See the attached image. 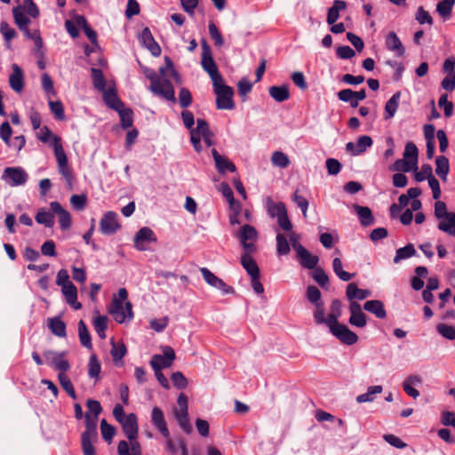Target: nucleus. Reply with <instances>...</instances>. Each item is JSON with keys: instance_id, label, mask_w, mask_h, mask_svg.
Segmentation results:
<instances>
[{"instance_id": "1", "label": "nucleus", "mask_w": 455, "mask_h": 455, "mask_svg": "<svg viewBox=\"0 0 455 455\" xmlns=\"http://www.w3.org/2000/svg\"><path fill=\"white\" fill-rule=\"evenodd\" d=\"M37 139L44 143L51 141V146H52L54 149L59 172L66 180L67 183L71 186L73 182V172L71 167L68 165V156L62 147L61 139L52 134V131L47 126H44L40 129L37 133Z\"/></svg>"}, {"instance_id": "2", "label": "nucleus", "mask_w": 455, "mask_h": 455, "mask_svg": "<svg viewBox=\"0 0 455 455\" xmlns=\"http://www.w3.org/2000/svg\"><path fill=\"white\" fill-rule=\"evenodd\" d=\"M127 290L120 288L117 296L113 298L109 307V314L118 323L130 322L133 318L132 305L130 301H127Z\"/></svg>"}, {"instance_id": "3", "label": "nucleus", "mask_w": 455, "mask_h": 455, "mask_svg": "<svg viewBox=\"0 0 455 455\" xmlns=\"http://www.w3.org/2000/svg\"><path fill=\"white\" fill-rule=\"evenodd\" d=\"M146 76L150 80L149 90L155 94L173 103L176 102L175 91L172 82L157 75L154 70L146 71Z\"/></svg>"}, {"instance_id": "4", "label": "nucleus", "mask_w": 455, "mask_h": 455, "mask_svg": "<svg viewBox=\"0 0 455 455\" xmlns=\"http://www.w3.org/2000/svg\"><path fill=\"white\" fill-rule=\"evenodd\" d=\"M435 216L440 220L437 226L438 229L449 235L455 236V212H448L444 202H435Z\"/></svg>"}, {"instance_id": "5", "label": "nucleus", "mask_w": 455, "mask_h": 455, "mask_svg": "<svg viewBox=\"0 0 455 455\" xmlns=\"http://www.w3.org/2000/svg\"><path fill=\"white\" fill-rule=\"evenodd\" d=\"M213 92L216 94V107L218 109H233L235 103L233 100V89L224 84V79L212 83Z\"/></svg>"}, {"instance_id": "6", "label": "nucleus", "mask_w": 455, "mask_h": 455, "mask_svg": "<svg viewBox=\"0 0 455 455\" xmlns=\"http://www.w3.org/2000/svg\"><path fill=\"white\" fill-rule=\"evenodd\" d=\"M201 65L204 70L210 76L212 83L220 82L223 79L212 58L211 48L205 40L202 41Z\"/></svg>"}, {"instance_id": "7", "label": "nucleus", "mask_w": 455, "mask_h": 455, "mask_svg": "<svg viewBox=\"0 0 455 455\" xmlns=\"http://www.w3.org/2000/svg\"><path fill=\"white\" fill-rule=\"evenodd\" d=\"M330 332L337 338L341 343L346 345H354L358 341V336L352 331L346 324L339 323L329 324Z\"/></svg>"}, {"instance_id": "8", "label": "nucleus", "mask_w": 455, "mask_h": 455, "mask_svg": "<svg viewBox=\"0 0 455 455\" xmlns=\"http://www.w3.org/2000/svg\"><path fill=\"white\" fill-rule=\"evenodd\" d=\"M237 237L240 240L243 251L256 252L257 247L254 243L258 238V232L254 227L249 224L243 225Z\"/></svg>"}, {"instance_id": "9", "label": "nucleus", "mask_w": 455, "mask_h": 455, "mask_svg": "<svg viewBox=\"0 0 455 455\" xmlns=\"http://www.w3.org/2000/svg\"><path fill=\"white\" fill-rule=\"evenodd\" d=\"M86 430L81 435V444L84 455H95L92 439L97 435L95 425L91 426V416L85 413Z\"/></svg>"}, {"instance_id": "10", "label": "nucleus", "mask_w": 455, "mask_h": 455, "mask_svg": "<svg viewBox=\"0 0 455 455\" xmlns=\"http://www.w3.org/2000/svg\"><path fill=\"white\" fill-rule=\"evenodd\" d=\"M157 242L156 235L154 231L148 228H141L134 235L133 243L134 247L140 251L150 250V243Z\"/></svg>"}, {"instance_id": "11", "label": "nucleus", "mask_w": 455, "mask_h": 455, "mask_svg": "<svg viewBox=\"0 0 455 455\" xmlns=\"http://www.w3.org/2000/svg\"><path fill=\"white\" fill-rule=\"evenodd\" d=\"M2 179L10 186L24 185L28 180L27 172L20 167H7L4 169Z\"/></svg>"}, {"instance_id": "12", "label": "nucleus", "mask_w": 455, "mask_h": 455, "mask_svg": "<svg viewBox=\"0 0 455 455\" xmlns=\"http://www.w3.org/2000/svg\"><path fill=\"white\" fill-rule=\"evenodd\" d=\"M121 228L117 214L115 212H107L100 221V229L103 235H113Z\"/></svg>"}, {"instance_id": "13", "label": "nucleus", "mask_w": 455, "mask_h": 455, "mask_svg": "<svg viewBox=\"0 0 455 455\" xmlns=\"http://www.w3.org/2000/svg\"><path fill=\"white\" fill-rule=\"evenodd\" d=\"M44 356L50 365L62 373L66 372L70 368L69 363L65 359V352L58 353L52 350H47L44 353Z\"/></svg>"}, {"instance_id": "14", "label": "nucleus", "mask_w": 455, "mask_h": 455, "mask_svg": "<svg viewBox=\"0 0 455 455\" xmlns=\"http://www.w3.org/2000/svg\"><path fill=\"white\" fill-rule=\"evenodd\" d=\"M204 281L211 286L219 289L222 291L223 294H230L234 293V289L231 286H228L224 281L215 275L211 270L207 267H202L200 269Z\"/></svg>"}, {"instance_id": "15", "label": "nucleus", "mask_w": 455, "mask_h": 455, "mask_svg": "<svg viewBox=\"0 0 455 455\" xmlns=\"http://www.w3.org/2000/svg\"><path fill=\"white\" fill-rule=\"evenodd\" d=\"M350 317L348 323L355 327L363 328L367 324L366 315L363 312L361 305L356 301L349 304Z\"/></svg>"}, {"instance_id": "16", "label": "nucleus", "mask_w": 455, "mask_h": 455, "mask_svg": "<svg viewBox=\"0 0 455 455\" xmlns=\"http://www.w3.org/2000/svg\"><path fill=\"white\" fill-rule=\"evenodd\" d=\"M372 139L368 135L360 136L356 142H348L346 144V150L353 156L362 155L367 148L372 146Z\"/></svg>"}, {"instance_id": "17", "label": "nucleus", "mask_w": 455, "mask_h": 455, "mask_svg": "<svg viewBox=\"0 0 455 455\" xmlns=\"http://www.w3.org/2000/svg\"><path fill=\"white\" fill-rule=\"evenodd\" d=\"M51 210L59 217L60 228L63 230L68 229L72 224L70 213L65 210L59 202H52L50 204Z\"/></svg>"}, {"instance_id": "18", "label": "nucleus", "mask_w": 455, "mask_h": 455, "mask_svg": "<svg viewBox=\"0 0 455 455\" xmlns=\"http://www.w3.org/2000/svg\"><path fill=\"white\" fill-rule=\"evenodd\" d=\"M151 422L164 437H169V429L163 411L155 406L151 412Z\"/></svg>"}, {"instance_id": "19", "label": "nucleus", "mask_w": 455, "mask_h": 455, "mask_svg": "<svg viewBox=\"0 0 455 455\" xmlns=\"http://www.w3.org/2000/svg\"><path fill=\"white\" fill-rule=\"evenodd\" d=\"M140 41L141 44L152 53V55L158 57L161 54V47L155 41L152 33L148 28H143L140 36Z\"/></svg>"}, {"instance_id": "20", "label": "nucleus", "mask_w": 455, "mask_h": 455, "mask_svg": "<svg viewBox=\"0 0 455 455\" xmlns=\"http://www.w3.org/2000/svg\"><path fill=\"white\" fill-rule=\"evenodd\" d=\"M386 48L393 52L395 56L402 57L405 53V48L395 32L390 31L385 39Z\"/></svg>"}, {"instance_id": "21", "label": "nucleus", "mask_w": 455, "mask_h": 455, "mask_svg": "<svg viewBox=\"0 0 455 455\" xmlns=\"http://www.w3.org/2000/svg\"><path fill=\"white\" fill-rule=\"evenodd\" d=\"M212 155L215 162V166L220 174H224L226 172H235L236 171L235 165L226 156L219 154L217 149L212 150Z\"/></svg>"}, {"instance_id": "22", "label": "nucleus", "mask_w": 455, "mask_h": 455, "mask_svg": "<svg viewBox=\"0 0 455 455\" xmlns=\"http://www.w3.org/2000/svg\"><path fill=\"white\" fill-rule=\"evenodd\" d=\"M120 424L123 427V430L130 441H133L138 435V422L137 417L134 413L127 415L126 419H124Z\"/></svg>"}, {"instance_id": "23", "label": "nucleus", "mask_w": 455, "mask_h": 455, "mask_svg": "<svg viewBox=\"0 0 455 455\" xmlns=\"http://www.w3.org/2000/svg\"><path fill=\"white\" fill-rule=\"evenodd\" d=\"M299 251L296 252L297 259L299 264L307 269H314L316 267L319 258L316 255L311 254L305 247L299 248Z\"/></svg>"}, {"instance_id": "24", "label": "nucleus", "mask_w": 455, "mask_h": 455, "mask_svg": "<svg viewBox=\"0 0 455 455\" xmlns=\"http://www.w3.org/2000/svg\"><path fill=\"white\" fill-rule=\"evenodd\" d=\"M252 253L253 252L243 251L241 256V264L251 277L260 275L259 268L256 261L251 256Z\"/></svg>"}, {"instance_id": "25", "label": "nucleus", "mask_w": 455, "mask_h": 455, "mask_svg": "<svg viewBox=\"0 0 455 455\" xmlns=\"http://www.w3.org/2000/svg\"><path fill=\"white\" fill-rule=\"evenodd\" d=\"M67 303L75 309H80L82 304L77 301V289L73 283H69L61 288Z\"/></svg>"}, {"instance_id": "26", "label": "nucleus", "mask_w": 455, "mask_h": 455, "mask_svg": "<svg viewBox=\"0 0 455 455\" xmlns=\"http://www.w3.org/2000/svg\"><path fill=\"white\" fill-rule=\"evenodd\" d=\"M346 295L350 302L363 300L371 296V291L368 290L360 289L355 283H350L347 286Z\"/></svg>"}, {"instance_id": "27", "label": "nucleus", "mask_w": 455, "mask_h": 455, "mask_svg": "<svg viewBox=\"0 0 455 455\" xmlns=\"http://www.w3.org/2000/svg\"><path fill=\"white\" fill-rule=\"evenodd\" d=\"M264 203L267 212L271 218H277L287 212L283 203H275L270 196H267Z\"/></svg>"}, {"instance_id": "28", "label": "nucleus", "mask_w": 455, "mask_h": 455, "mask_svg": "<svg viewBox=\"0 0 455 455\" xmlns=\"http://www.w3.org/2000/svg\"><path fill=\"white\" fill-rule=\"evenodd\" d=\"M12 73L10 75L9 83L12 89L15 92H20L23 89V72L17 64H12Z\"/></svg>"}, {"instance_id": "29", "label": "nucleus", "mask_w": 455, "mask_h": 455, "mask_svg": "<svg viewBox=\"0 0 455 455\" xmlns=\"http://www.w3.org/2000/svg\"><path fill=\"white\" fill-rule=\"evenodd\" d=\"M347 8V3L343 0H334L332 6L329 8L326 22L334 24L339 18V12Z\"/></svg>"}, {"instance_id": "30", "label": "nucleus", "mask_w": 455, "mask_h": 455, "mask_svg": "<svg viewBox=\"0 0 455 455\" xmlns=\"http://www.w3.org/2000/svg\"><path fill=\"white\" fill-rule=\"evenodd\" d=\"M401 99V92H396L392 97L387 101L385 105L384 119L388 120L394 117L395 115L399 102Z\"/></svg>"}, {"instance_id": "31", "label": "nucleus", "mask_w": 455, "mask_h": 455, "mask_svg": "<svg viewBox=\"0 0 455 455\" xmlns=\"http://www.w3.org/2000/svg\"><path fill=\"white\" fill-rule=\"evenodd\" d=\"M363 308L375 315L379 319H384L387 316V312L384 308V304L378 299L368 300L364 303Z\"/></svg>"}, {"instance_id": "32", "label": "nucleus", "mask_w": 455, "mask_h": 455, "mask_svg": "<svg viewBox=\"0 0 455 455\" xmlns=\"http://www.w3.org/2000/svg\"><path fill=\"white\" fill-rule=\"evenodd\" d=\"M421 382V379L418 375H410L407 377L403 383V388L404 392L413 397L417 398L419 395V392L413 387V386L419 385Z\"/></svg>"}, {"instance_id": "33", "label": "nucleus", "mask_w": 455, "mask_h": 455, "mask_svg": "<svg viewBox=\"0 0 455 455\" xmlns=\"http://www.w3.org/2000/svg\"><path fill=\"white\" fill-rule=\"evenodd\" d=\"M103 92V100L107 106L115 110H119L122 107H124L123 102L120 100L116 92L113 89H108L105 91H101Z\"/></svg>"}, {"instance_id": "34", "label": "nucleus", "mask_w": 455, "mask_h": 455, "mask_svg": "<svg viewBox=\"0 0 455 455\" xmlns=\"http://www.w3.org/2000/svg\"><path fill=\"white\" fill-rule=\"evenodd\" d=\"M269 95L276 102H283L290 98V91L287 85L271 86L268 90Z\"/></svg>"}, {"instance_id": "35", "label": "nucleus", "mask_w": 455, "mask_h": 455, "mask_svg": "<svg viewBox=\"0 0 455 455\" xmlns=\"http://www.w3.org/2000/svg\"><path fill=\"white\" fill-rule=\"evenodd\" d=\"M48 327L54 335L60 338H64L67 335L66 323L59 316L50 318Z\"/></svg>"}, {"instance_id": "36", "label": "nucleus", "mask_w": 455, "mask_h": 455, "mask_svg": "<svg viewBox=\"0 0 455 455\" xmlns=\"http://www.w3.org/2000/svg\"><path fill=\"white\" fill-rule=\"evenodd\" d=\"M415 276L411 280V284L413 290L419 291L424 287L423 279L427 277L428 271L426 267H417L415 268Z\"/></svg>"}, {"instance_id": "37", "label": "nucleus", "mask_w": 455, "mask_h": 455, "mask_svg": "<svg viewBox=\"0 0 455 455\" xmlns=\"http://www.w3.org/2000/svg\"><path fill=\"white\" fill-rule=\"evenodd\" d=\"M435 173L443 181L447 180V175L450 171L449 160L444 156H439L435 159Z\"/></svg>"}, {"instance_id": "38", "label": "nucleus", "mask_w": 455, "mask_h": 455, "mask_svg": "<svg viewBox=\"0 0 455 455\" xmlns=\"http://www.w3.org/2000/svg\"><path fill=\"white\" fill-rule=\"evenodd\" d=\"M330 311L327 316L328 325L339 323V319L342 314L341 301L338 299H333L331 303Z\"/></svg>"}, {"instance_id": "39", "label": "nucleus", "mask_w": 455, "mask_h": 455, "mask_svg": "<svg viewBox=\"0 0 455 455\" xmlns=\"http://www.w3.org/2000/svg\"><path fill=\"white\" fill-rule=\"evenodd\" d=\"M355 209L363 226L367 227L373 224L374 219L369 207L355 205Z\"/></svg>"}, {"instance_id": "40", "label": "nucleus", "mask_w": 455, "mask_h": 455, "mask_svg": "<svg viewBox=\"0 0 455 455\" xmlns=\"http://www.w3.org/2000/svg\"><path fill=\"white\" fill-rule=\"evenodd\" d=\"M382 391L383 388L379 385L369 387L366 393L357 395L356 402L359 403L373 402L376 395L382 393Z\"/></svg>"}, {"instance_id": "41", "label": "nucleus", "mask_w": 455, "mask_h": 455, "mask_svg": "<svg viewBox=\"0 0 455 455\" xmlns=\"http://www.w3.org/2000/svg\"><path fill=\"white\" fill-rule=\"evenodd\" d=\"M78 336L81 344L86 348L92 349V339L88 328L85 323L83 320H80L78 323Z\"/></svg>"}, {"instance_id": "42", "label": "nucleus", "mask_w": 455, "mask_h": 455, "mask_svg": "<svg viewBox=\"0 0 455 455\" xmlns=\"http://www.w3.org/2000/svg\"><path fill=\"white\" fill-rule=\"evenodd\" d=\"M455 0H442L436 5V12L443 20H448L451 16Z\"/></svg>"}, {"instance_id": "43", "label": "nucleus", "mask_w": 455, "mask_h": 455, "mask_svg": "<svg viewBox=\"0 0 455 455\" xmlns=\"http://www.w3.org/2000/svg\"><path fill=\"white\" fill-rule=\"evenodd\" d=\"M88 411L86 413H89L91 416V426L92 423L96 426V421L98 419L99 415L102 411V407L99 401L88 399L86 403Z\"/></svg>"}, {"instance_id": "44", "label": "nucleus", "mask_w": 455, "mask_h": 455, "mask_svg": "<svg viewBox=\"0 0 455 455\" xmlns=\"http://www.w3.org/2000/svg\"><path fill=\"white\" fill-rule=\"evenodd\" d=\"M276 253L278 256L288 255L291 251L290 243L286 236L281 233H277L276 237Z\"/></svg>"}, {"instance_id": "45", "label": "nucleus", "mask_w": 455, "mask_h": 455, "mask_svg": "<svg viewBox=\"0 0 455 455\" xmlns=\"http://www.w3.org/2000/svg\"><path fill=\"white\" fill-rule=\"evenodd\" d=\"M108 321V319L106 315H98L93 320L94 330L101 339H106Z\"/></svg>"}, {"instance_id": "46", "label": "nucleus", "mask_w": 455, "mask_h": 455, "mask_svg": "<svg viewBox=\"0 0 455 455\" xmlns=\"http://www.w3.org/2000/svg\"><path fill=\"white\" fill-rule=\"evenodd\" d=\"M119 114L121 125L124 129H128L133 124V112L131 108H124L122 107L116 110Z\"/></svg>"}, {"instance_id": "47", "label": "nucleus", "mask_w": 455, "mask_h": 455, "mask_svg": "<svg viewBox=\"0 0 455 455\" xmlns=\"http://www.w3.org/2000/svg\"><path fill=\"white\" fill-rule=\"evenodd\" d=\"M332 268L336 275L342 281L347 282L352 279V274L343 270L342 261L339 258H334L332 261Z\"/></svg>"}, {"instance_id": "48", "label": "nucleus", "mask_w": 455, "mask_h": 455, "mask_svg": "<svg viewBox=\"0 0 455 455\" xmlns=\"http://www.w3.org/2000/svg\"><path fill=\"white\" fill-rule=\"evenodd\" d=\"M92 78L93 86L99 91H105L106 89V79L104 77L103 72L96 68H92L91 69Z\"/></svg>"}, {"instance_id": "49", "label": "nucleus", "mask_w": 455, "mask_h": 455, "mask_svg": "<svg viewBox=\"0 0 455 455\" xmlns=\"http://www.w3.org/2000/svg\"><path fill=\"white\" fill-rule=\"evenodd\" d=\"M36 221L46 228H52L54 226V216L50 212L42 209L36 213Z\"/></svg>"}, {"instance_id": "50", "label": "nucleus", "mask_w": 455, "mask_h": 455, "mask_svg": "<svg viewBox=\"0 0 455 455\" xmlns=\"http://www.w3.org/2000/svg\"><path fill=\"white\" fill-rule=\"evenodd\" d=\"M389 169L393 172H409L412 169H417V166L403 157V159H397Z\"/></svg>"}, {"instance_id": "51", "label": "nucleus", "mask_w": 455, "mask_h": 455, "mask_svg": "<svg viewBox=\"0 0 455 455\" xmlns=\"http://www.w3.org/2000/svg\"><path fill=\"white\" fill-rule=\"evenodd\" d=\"M272 164L279 168H286L290 165V159L286 154L282 151H275L271 156Z\"/></svg>"}, {"instance_id": "52", "label": "nucleus", "mask_w": 455, "mask_h": 455, "mask_svg": "<svg viewBox=\"0 0 455 455\" xmlns=\"http://www.w3.org/2000/svg\"><path fill=\"white\" fill-rule=\"evenodd\" d=\"M12 15L14 21L19 28H25L30 23V19L28 14L21 12V7H14L12 9Z\"/></svg>"}, {"instance_id": "53", "label": "nucleus", "mask_w": 455, "mask_h": 455, "mask_svg": "<svg viewBox=\"0 0 455 455\" xmlns=\"http://www.w3.org/2000/svg\"><path fill=\"white\" fill-rule=\"evenodd\" d=\"M17 7H21V12H24V13L33 19L38 18L40 14L39 9L33 0H23L22 4H20Z\"/></svg>"}, {"instance_id": "54", "label": "nucleus", "mask_w": 455, "mask_h": 455, "mask_svg": "<svg viewBox=\"0 0 455 455\" xmlns=\"http://www.w3.org/2000/svg\"><path fill=\"white\" fill-rule=\"evenodd\" d=\"M416 253V250L412 244H407L404 247L399 248L396 251L395 256L394 258V262L395 264L399 263L401 260L408 259L413 256Z\"/></svg>"}, {"instance_id": "55", "label": "nucleus", "mask_w": 455, "mask_h": 455, "mask_svg": "<svg viewBox=\"0 0 455 455\" xmlns=\"http://www.w3.org/2000/svg\"><path fill=\"white\" fill-rule=\"evenodd\" d=\"M220 187H221V193H222L223 196L228 200L230 208L232 210H235V208L237 209V211L240 210L241 204L239 202L235 200L233 191L230 188V187L226 183H222Z\"/></svg>"}, {"instance_id": "56", "label": "nucleus", "mask_w": 455, "mask_h": 455, "mask_svg": "<svg viewBox=\"0 0 455 455\" xmlns=\"http://www.w3.org/2000/svg\"><path fill=\"white\" fill-rule=\"evenodd\" d=\"M0 31L6 41V47H11V41L16 36L17 33L14 28H11L9 24L3 20L0 23Z\"/></svg>"}, {"instance_id": "57", "label": "nucleus", "mask_w": 455, "mask_h": 455, "mask_svg": "<svg viewBox=\"0 0 455 455\" xmlns=\"http://www.w3.org/2000/svg\"><path fill=\"white\" fill-rule=\"evenodd\" d=\"M58 379H59V381H60V384L61 385L62 388L73 398V399H76V391H75V388H74V386L70 380V379L68 378V375L62 372H60L59 373V376H58Z\"/></svg>"}, {"instance_id": "58", "label": "nucleus", "mask_w": 455, "mask_h": 455, "mask_svg": "<svg viewBox=\"0 0 455 455\" xmlns=\"http://www.w3.org/2000/svg\"><path fill=\"white\" fill-rule=\"evenodd\" d=\"M324 315H325V308H324L323 301L315 304V310H314L313 315H314L315 322L317 324H325L328 326V320Z\"/></svg>"}, {"instance_id": "59", "label": "nucleus", "mask_w": 455, "mask_h": 455, "mask_svg": "<svg viewBox=\"0 0 455 455\" xmlns=\"http://www.w3.org/2000/svg\"><path fill=\"white\" fill-rule=\"evenodd\" d=\"M175 419H177L180 428L187 434L192 431L191 425L188 420V411L174 412Z\"/></svg>"}, {"instance_id": "60", "label": "nucleus", "mask_w": 455, "mask_h": 455, "mask_svg": "<svg viewBox=\"0 0 455 455\" xmlns=\"http://www.w3.org/2000/svg\"><path fill=\"white\" fill-rule=\"evenodd\" d=\"M312 277L321 287L327 288L329 286V277L323 268H314Z\"/></svg>"}, {"instance_id": "61", "label": "nucleus", "mask_w": 455, "mask_h": 455, "mask_svg": "<svg viewBox=\"0 0 455 455\" xmlns=\"http://www.w3.org/2000/svg\"><path fill=\"white\" fill-rule=\"evenodd\" d=\"M403 157L405 159H408L411 163L414 164L415 166H417L418 163V148L416 145L412 142H408L405 145L404 152H403Z\"/></svg>"}, {"instance_id": "62", "label": "nucleus", "mask_w": 455, "mask_h": 455, "mask_svg": "<svg viewBox=\"0 0 455 455\" xmlns=\"http://www.w3.org/2000/svg\"><path fill=\"white\" fill-rule=\"evenodd\" d=\"M209 34L211 38L214 42V45L216 47H221L224 44L223 36L217 28V26L213 22H210L209 24Z\"/></svg>"}, {"instance_id": "63", "label": "nucleus", "mask_w": 455, "mask_h": 455, "mask_svg": "<svg viewBox=\"0 0 455 455\" xmlns=\"http://www.w3.org/2000/svg\"><path fill=\"white\" fill-rule=\"evenodd\" d=\"M438 106L443 109L444 116L451 117L453 114V103L448 100L447 94H443L438 100Z\"/></svg>"}, {"instance_id": "64", "label": "nucleus", "mask_w": 455, "mask_h": 455, "mask_svg": "<svg viewBox=\"0 0 455 455\" xmlns=\"http://www.w3.org/2000/svg\"><path fill=\"white\" fill-rule=\"evenodd\" d=\"M436 330L439 334H441L443 337L450 339L454 340L455 339V328L451 325H447L444 323H439L436 326Z\"/></svg>"}]
</instances>
